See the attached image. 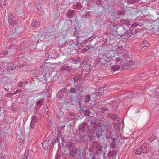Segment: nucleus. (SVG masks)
Returning a JSON list of instances; mask_svg holds the SVG:
<instances>
[{"mask_svg":"<svg viewBox=\"0 0 159 159\" xmlns=\"http://www.w3.org/2000/svg\"><path fill=\"white\" fill-rule=\"evenodd\" d=\"M148 152V150L147 147L146 143H143L141 147L137 148L135 151L136 155H140L141 153H147Z\"/></svg>","mask_w":159,"mask_h":159,"instance_id":"f257e3e1","label":"nucleus"},{"mask_svg":"<svg viewBox=\"0 0 159 159\" xmlns=\"http://www.w3.org/2000/svg\"><path fill=\"white\" fill-rule=\"evenodd\" d=\"M90 100V96L89 94L86 95L85 98V102H88Z\"/></svg>","mask_w":159,"mask_h":159,"instance_id":"b1692460","label":"nucleus"},{"mask_svg":"<svg viewBox=\"0 0 159 159\" xmlns=\"http://www.w3.org/2000/svg\"><path fill=\"white\" fill-rule=\"evenodd\" d=\"M8 53V51L7 50H5V51H2V54L4 55H6Z\"/></svg>","mask_w":159,"mask_h":159,"instance_id":"49530a36","label":"nucleus"},{"mask_svg":"<svg viewBox=\"0 0 159 159\" xmlns=\"http://www.w3.org/2000/svg\"><path fill=\"white\" fill-rule=\"evenodd\" d=\"M64 66L65 70H67L69 71H71V70H72V69L69 66H66V65H64Z\"/></svg>","mask_w":159,"mask_h":159,"instance_id":"7c9ffc66","label":"nucleus"},{"mask_svg":"<svg viewBox=\"0 0 159 159\" xmlns=\"http://www.w3.org/2000/svg\"><path fill=\"white\" fill-rule=\"evenodd\" d=\"M23 82L20 81L18 83V86L20 87H22L23 86Z\"/></svg>","mask_w":159,"mask_h":159,"instance_id":"37998d69","label":"nucleus"},{"mask_svg":"<svg viewBox=\"0 0 159 159\" xmlns=\"http://www.w3.org/2000/svg\"><path fill=\"white\" fill-rule=\"evenodd\" d=\"M140 77L143 80H145L147 79L148 78V77L147 73L145 72L140 74Z\"/></svg>","mask_w":159,"mask_h":159,"instance_id":"dca6fc26","label":"nucleus"},{"mask_svg":"<svg viewBox=\"0 0 159 159\" xmlns=\"http://www.w3.org/2000/svg\"><path fill=\"white\" fill-rule=\"evenodd\" d=\"M125 12L126 11L125 10H123L121 11L120 10L118 11V14L120 15H122L125 14Z\"/></svg>","mask_w":159,"mask_h":159,"instance_id":"72a5a7b5","label":"nucleus"},{"mask_svg":"<svg viewBox=\"0 0 159 159\" xmlns=\"http://www.w3.org/2000/svg\"><path fill=\"white\" fill-rule=\"evenodd\" d=\"M55 159H59V157L57 153L56 155Z\"/></svg>","mask_w":159,"mask_h":159,"instance_id":"4d7b16f0","label":"nucleus"},{"mask_svg":"<svg viewBox=\"0 0 159 159\" xmlns=\"http://www.w3.org/2000/svg\"><path fill=\"white\" fill-rule=\"evenodd\" d=\"M108 109V108L106 107H102L101 109L99 111V112L100 113H104V111H107Z\"/></svg>","mask_w":159,"mask_h":159,"instance_id":"393cba45","label":"nucleus"},{"mask_svg":"<svg viewBox=\"0 0 159 159\" xmlns=\"http://www.w3.org/2000/svg\"><path fill=\"white\" fill-rule=\"evenodd\" d=\"M103 159H105V154H104V155L103 156Z\"/></svg>","mask_w":159,"mask_h":159,"instance_id":"774afa93","label":"nucleus"},{"mask_svg":"<svg viewBox=\"0 0 159 159\" xmlns=\"http://www.w3.org/2000/svg\"><path fill=\"white\" fill-rule=\"evenodd\" d=\"M74 11L73 10H69V12L67 13V15L69 17L72 16L73 15V13Z\"/></svg>","mask_w":159,"mask_h":159,"instance_id":"473e14b6","label":"nucleus"},{"mask_svg":"<svg viewBox=\"0 0 159 159\" xmlns=\"http://www.w3.org/2000/svg\"><path fill=\"white\" fill-rule=\"evenodd\" d=\"M92 159H95V155L92 157Z\"/></svg>","mask_w":159,"mask_h":159,"instance_id":"680f3d73","label":"nucleus"},{"mask_svg":"<svg viewBox=\"0 0 159 159\" xmlns=\"http://www.w3.org/2000/svg\"><path fill=\"white\" fill-rule=\"evenodd\" d=\"M154 158V159H159V152L155 155Z\"/></svg>","mask_w":159,"mask_h":159,"instance_id":"79ce46f5","label":"nucleus"},{"mask_svg":"<svg viewBox=\"0 0 159 159\" xmlns=\"http://www.w3.org/2000/svg\"><path fill=\"white\" fill-rule=\"evenodd\" d=\"M76 6L78 9H80L82 8V6L79 2H77L76 3Z\"/></svg>","mask_w":159,"mask_h":159,"instance_id":"58836bf2","label":"nucleus"},{"mask_svg":"<svg viewBox=\"0 0 159 159\" xmlns=\"http://www.w3.org/2000/svg\"><path fill=\"white\" fill-rule=\"evenodd\" d=\"M80 111L82 112H84L85 114L87 116H89L90 114V109L85 106L83 107L82 108H81Z\"/></svg>","mask_w":159,"mask_h":159,"instance_id":"1a4fd4ad","label":"nucleus"},{"mask_svg":"<svg viewBox=\"0 0 159 159\" xmlns=\"http://www.w3.org/2000/svg\"><path fill=\"white\" fill-rule=\"evenodd\" d=\"M13 95V93H7L5 94V97L10 98Z\"/></svg>","mask_w":159,"mask_h":159,"instance_id":"4c0bfd02","label":"nucleus"},{"mask_svg":"<svg viewBox=\"0 0 159 159\" xmlns=\"http://www.w3.org/2000/svg\"><path fill=\"white\" fill-rule=\"evenodd\" d=\"M120 22L121 24L127 26L130 25V22L127 19H121Z\"/></svg>","mask_w":159,"mask_h":159,"instance_id":"ddd939ff","label":"nucleus"},{"mask_svg":"<svg viewBox=\"0 0 159 159\" xmlns=\"http://www.w3.org/2000/svg\"><path fill=\"white\" fill-rule=\"evenodd\" d=\"M21 159H26V158L25 157V158H24H24H22V157L21 158ZM26 159H27V158H26Z\"/></svg>","mask_w":159,"mask_h":159,"instance_id":"338daca9","label":"nucleus"},{"mask_svg":"<svg viewBox=\"0 0 159 159\" xmlns=\"http://www.w3.org/2000/svg\"><path fill=\"white\" fill-rule=\"evenodd\" d=\"M140 112V109H138L136 113L137 112Z\"/></svg>","mask_w":159,"mask_h":159,"instance_id":"e2e57ef3","label":"nucleus"},{"mask_svg":"<svg viewBox=\"0 0 159 159\" xmlns=\"http://www.w3.org/2000/svg\"><path fill=\"white\" fill-rule=\"evenodd\" d=\"M125 30L124 28L121 26L118 27L116 34L121 37H123Z\"/></svg>","mask_w":159,"mask_h":159,"instance_id":"39448f33","label":"nucleus"},{"mask_svg":"<svg viewBox=\"0 0 159 159\" xmlns=\"http://www.w3.org/2000/svg\"><path fill=\"white\" fill-rule=\"evenodd\" d=\"M81 137V139L83 141H85L87 140V139L84 136H82Z\"/></svg>","mask_w":159,"mask_h":159,"instance_id":"de8ad7c7","label":"nucleus"},{"mask_svg":"<svg viewBox=\"0 0 159 159\" xmlns=\"http://www.w3.org/2000/svg\"><path fill=\"white\" fill-rule=\"evenodd\" d=\"M88 61V59L87 58H84L83 61V64L84 65H87Z\"/></svg>","mask_w":159,"mask_h":159,"instance_id":"e433bc0d","label":"nucleus"},{"mask_svg":"<svg viewBox=\"0 0 159 159\" xmlns=\"http://www.w3.org/2000/svg\"><path fill=\"white\" fill-rule=\"evenodd\" d=\"M91 48V46L90 45H87V46L86 48L87 49V50H88L89 49H90Z\"/></svg>","mask_w":159,"mask_h":159,"instance_id":"5fc2aeb1","label":"nucleus"},{"mask_svg":"<svg viewBox=\"0 0 159 159\" xmlns=\"http://www.w3.org/2000/svg\"><path fill=\"white\" fill-rule=\"evenodd\" d=\"M75 41H76V42H75L76 43H73V45H74L75 46H76V47H75L76 49L77 50V49H79V47H78V44H79V42H78V40H77V39L75 40Z\"/></svg>","mask_w":159,"mask_h":159,"instance_id":"c9c22d12","label":"nucleus"},{"mask_svg":"<svg viewBox=\"0 0 159 159\" xmlns=\"http://www.w3.org/2000/svg\"><path fill=\"white\" fill-rule=\"evenodd\" d=\"M88 125L86 124L85 122H83L81 125L79 126V128L78 130L81 132H82L86 130V128L88 127Z\"/></svg>","mask_w":159,"mask_h":159,"instance_id":"6e6552de","label":"nucleus"},{"mask_svg":"<svg viewBox=\"0 0 159 159\" xmlns=\"http://www.w3.org/2000/svg\"><path fill=\"white\" fill-rule=\"evenodd\" d=\"M133 34V33L132 32L131 30L129 29L125 31L123 36L125 38H128L130 37Z\"/></svg>","mask_w":159,"mask_h":159,"instance_id":"9d476101","label":"nucleus"},{"mask_svg":"<svg viewBox=\"0 0 159 159\" xmlns=\"http://www.w3.org/2000/svg\"><path fill=\"white\" fill-rule=\"evenodd\" d=\"M103 91V88H100L99 89H98V93H102Z\"/></svg>","mask_w":159,"mask_h":159,"instance_id":"c03bdc74","label":"nucleus"},{"mask_svg":"<svg viewBox=\"0 0 159 159\" xmlns=\"http://www.w3.org/2000/svg\"><path fill=\"white\" fill-rule=\"evenodd\" d=\"M116 59V61L118 63L120 62V64L122 66L127 67L130 65H131L133 63V62L131 61H129V62L123 60L120 57H117Z\"/></svg>","mask_w":159,"mask_h":159,"instance_id":"f03ea898","label":"nucleus"},{"mask_svg":"<svg viewBox=\"0 0 159 159\" xmlns=\"http://www.w3.org/2000/svg\"><path fill=\"white\" fill-rule=\"evenodd\" d=\"M93 134L94 137L99 138L102 135V132L101 129H99V127H96L93 132Z\"/></svg>","mask_w":159,"mask_h":159,"instance_id":"20e7f679","label":"nucleus"},{"mask_svg":"<svg viewBox=\"0 0 159 159\" xmlns=\"http://www.w3.org/2000/svg\"><path fill=\"white\" fill-rule=\"evenodd\" d=\"M150 44L148 41H143L142 42L141 44V46L142 48L144 47H149Z\"/></svg>","mask_w":159,"mask_h":159,"instance_id":"4468645a","label":"nucleus"},{"mask_svg":"<svg viewBox=\"0 0 159 159\" xmlns=\"http://www.w3.org/2000/svg\"><path fill=\"white\" fill-rule=\"evenodd\" d=\"M67 91L66 89L65 88L62 89L58 92L57 95L58 97L60 99H62L64 95V93H66Z\"/></svg>","mask_w":159,"mask_h":159,"instance_id":"423d86ee","label":"nucleus"},{"mask_svg":"<svg viewBox=\"0 0 159 159\" xmlns=\"http://www.w3.org/2000/svg\"><path fill=\"white\" fill-rule=\"evenodd\" d=\"M106 138L107 139H110V135L109 134H107V136H106Z\"/></svg>","mask_w":159,"mask_h":159,"instance_id":"13d9d810","label":"nucleus"},{"mask_svg":"<svg viewBox=\"0 0 159 159\" xmlns=\"http://www.w3.org/2000/svg\"><path fill=\"white\" fill-rule=\"evenodd\" d=\"M61 133L60 132H59L58 133L57 136L54 142H53V143H52V146H54V143L56 142L58 143V144L59 146L60 142H59V139L60 137L61 136Z\"/></svg>","mask_w":159,"mask_h":159,"instance_id":"f3484780","label":"nucleus"},{"mask_svg":"<svg viewBox=\"0 0 159 159\" xmlns=\"http://www.w3.org/2000/svg\"><path fill=\"white\" fill-rule=\"evenodd\" d=\"M139 1V0H127V2L129 4H133L134 3H137Z\"/></svg>","mask_w":159,"mask_h":159,"instance_id":"cd10ccee","label":"nucleus"},{"mask_svg":"<svg viewBox=\"0 0 159 159\" xmlns=\"http://www.w3.org/2000/svg\"><path fill=\"white\" fill-rule=\"evenodd\" d=\"M67 145L70 148H71L73 150L74 149V143L71 142H69L67 143Z\"/></svg>","mask_w":159,"mask_h":159,"instance_id":"a878e982","label":"nucleus"},{"mask_svg":"<svg viewBox=\"0 0 159 159\" xmlns=\"http://www.w3.org/2000/svg\"><path fill=\"white\" fill-rule=\"evenodd\" d=\"M8 21L11 26H14L17 24L18 22L17 20H13V16L11 14H9L7 16Z\"/></svg>","mask_w":159,"mask_h":159,"instance_id":"7ed1b4c3","label":"nucleus"},{"mask_svg":"<svg viewBox=\"0 0 159 159\" xmlns=\"http://www.w3.org/2000/svg\"><path fill=\"white\" fill-rule=\"evenodd\" d=\"M49 140H46L43 142L42 143V145L43 148L45 150H47L48 149L49 146Z\"/></svg>","mask_w":159,"mask_h":159,"instance_id":"f8f14e48","label":"nucleus"},{"mask_svg":"<svg viewBox=\"0 0 159 159\" xmlns=\"http://www.w3.org/2000/svg\"><path fill=\"white\" fill-rule=\"evenodd\" d=\"M45 68L47 69V70H48V71H49V70H50V71H51V70H52V68L51 67H48V66L47 67H46Z\"/></svg>","mask_w":159,"mask_h":159,"instance_id":"6e6d98bb","label":"nucleus"},{"mask_svg":"<svg viewBox=\"0 0 159 159\" xmlns=\"http://www.w3.org/2000/svg\"><path fill=\"white\" fill-rule=\"evenodd\" d=\"M38 118L36 116H33L31 118V122L32 123H35L37 121Z\"/></svg>","mask_w":159,"mask_h":159,"instance_id":"5701e85b","label":"nucleus"},{"mask_svg":"<svg viewBox=\"0 0 159 159\" xmlns=\"http://www.w3.org/2000/svg\"><path fill=\"white\" fill-rule=\"evenodd\" d=\"M75 62H78L80 61V59L79 57L77 59L74 60Z\"/></svg>","mask_w":159,"mask_h":159,"instance_id":"bf43d9fd","label":"nucleus"},{"mask_svg":"<svg viewBox=\"0 0 159 159\" xmlns=\"http://www.w3.org/2000/svg\"><path fill=\"white\" fill-rule=\"evenodd\" d=\"M88 51V50L86 48H84L82 49V53H85L87 52Z\"/></svg>","mask_w":159,"mask_h":159,"instance_id":"3c124183","label":"nucleus"},{"mask_svg":"<svg viewBox=\"0 0 159 159\" xmlns=\"http://www.w3.org/2000/svg\"><path fill=\"white\" fill-rule=\"evenodd\" d=\"M83 140L81 139V137L77 138L75 142V143H81L82 142H83Z\"/></svg>","mask_w":159,"mask_h":159,"instance_id":"c85d7f7f","label":"nucleus"},{"mask_svg":"<svg viewBox=\"0 0 159 159\" xmlns=\"http://www.w3.org/2000/svg\"><path fill=\"white\" fill-rule=\"evenodd\" d=\"M23 82V83H25L26 84H27L28 82L27 81H25V82Z\"/></svg>","mask_w":159,"mask_h":159,"instance_id":"69168bd1","label":"nucleus"},{"mask_svg":"<svg viewBox=\"0 0 159 159\" xmlns=\"http://www.w3.org/2000/svg\"><path fill=\"white\" fill-rule=\"evenodd\" d=\"M119 68L120 66L119 65H115L111 66V70L112 71L115 72L119 70Z\"/></svg>","mask_w":159,"mask_h":159,"instance_id":"a211bd4d","label":"nucleus"},{"mask_svg":"<svg viewBox=\"0 0 159 159\" xmlns=\"http://www.w3.org/2000/svg\"><path fill=\"white\" fill-rule=\"evenodd\" d=\"M17 46L14 44H10L8 47L7 48L9 50V51L11 53L14 52L15 51L17 50Z\"/></svg>","mask_w":159,"mask_h":159,"instance_id":"0eeeda50","label":"nucleus"},{"mask_svg":"<svg viewBox=\"0 0 159 159\" xmlns=\"http://www.w3.org/2000/svg\"><path fill=\"white\" fill-rule=\"evenodd\" d=\"M154 92L157 94L159 95V88H156L155 89Z\"/></svg>","mask_w":159,"mask_h":159,"instance_id":"a19ab883","label":"nucleus"},{"mask_svg":"<svg viewBox=\"0 0 159 159\" xmlns=\"http://www.w3.org/2000/svg\"><path fill=\"white\" fill-rule=\"evenodd\" d=\"M43 103L44 102L43 100L41 99L38 101L37 102L36 105L38 106H40L42 105L43 104Z\"/></svg>","mask_w":159,"mask_h":159,"instance_id":"bb28decb","label":"nucleus"},{"mask_svg":"<svg viewBox=\"0 0 159 159\" xmlns=\"http://www.w3.org/2000/svg\"><path fill=\"white\" fill-rule=\"evenodd\" d=\"M148 140L150 142L155 140L156 139L155 136L153 134H151L149 135Z\"/></svg>","mask_w":159,"mask_h":159,"instance_id":"6ab92c4d","label":"nucleus"},{"mask_svg":"<svg viewBox=\"0 0 159 159\" xmlns=\"http://www.w3.org/2000/svg\"><path fill=\"white\" fill-rule=\"evenodd\" d=\"M39 25V22L36 20H34L31 24V26L34 27H37Z\"/></svg>","mask_w":159,"mask_h":159,"instance_id":"4be33fe9","label":"nucleus"},{"mask_svg":"<svg viewBox=\"0 0 159 159\" xmlns=\"http://www.w3.org/2000/svg\"><path fill=\"white\" fill-rule=\"evenodd\" d=\"M116 153V151L115 150L110 151L107 154L108 157H112L115 156Z\"/></svg>","mask_w":159,"mask_h":159,"instance_id":"aec40b11","label":"nucleus"},{"mask_svg":"<svg viewBox=\"0 0 159 159\" xmlns=\"http://www.w3.org/2000/svg\"><path fill=\"white\" fill-rule=\"evenodd\" d=\"M118 27L115 25H111L110 26L111 30L113 31L112 34H115L116 33Z\"/></svg>","mask_w":159,"mask_h":159,"instance_id":"2eb2a0df","label":"nucleus"},{"mask_svg":"<svg viewBox=\"0 0 159 159\" xmlns=\"http://www.w3.org/2000/svg\"><path fill=\"white\" fill-rule=\"evenodd\" d=\"M69 33V30L68 29H66V30H64L62 31V34L64 36H65L67 34Z\"/></svg>","mask_w":159,"mask_h":159,"instance_id":"c756f323","label":"nucleus"},{"mask_svg":"<svg viewBox=\"0 0 159 159\" xmlns=\"http://www.w3.org/2000/svg\"><path fill=\"white\" fill-rule=\"evenodd\" d=\"M138 25H138V23H134L131 26V27L132 28H134V27H136Z\"/></svg>","mask_w":159,"mask_h":159,"instance_id":"ea45409f","label":"nucleus"},{"mask_svg":"<svg viewBox=\"0 0 159 159\" xmlns=\"http://www.w3.org/2000/svg\"><path fill=\"white\" fill-rule=\"evenodd\" d=\"M64 70H65V69L64 67V66H63V67L61 68H59V71H63Z\"/></svg>","mask_w":159,"mask_h":159,"instance_id":"864d4df0","label":"nucleus"},{"mask_svg":"<svg viewBox=\"0 0 159 159\" xmlns=\"http://www.w3.org/2000/svg\"><path fill=\"white\" fill-rule=\"evenodd\" d=\"M79 88L77 86H75V87L71 88L70 89V91L72 93H74L76 92L79 93Z\"/></svg>","mask_w":159,"mask_h":159,"instance_id":"9b49d317","label":"nucleus"},{"mask_svg":"<svg viewBox=\"0 0 159 159\" xmlns=\"http://www.w3.org/2000/svg\"><path fill=\"white\" fill-rule=\"evenodd\" d=\"M34 123H32V122H31L30 125V128H33L34 126Z\"/></svg>","mask_w":159,"mask_h":159,"instance_id":"09e8293b","label":"nucleus"},{"mask_svg":"<svg viewBox=\"0 0 159 159\" xmlns=\"http://www.w3.org/2000/svg\"><path fill=\"white\" fill-rule=\"evenodd\" d=\"M4 90H5L6 92L8 91V89L7 88H4Z\"/></svg>","mask_w":159,"mask_h":159,"instance_id":"052dcab7","label":"nucleus"},{"mask_svg":"<svg viewBox=\"0 0 159 159\" xmlns=\"http://www.w3.org/2000/svg\"><path fill=\"white\" fill-rule=\"evenodd\" d=\"M8 69L10 70H14L15 68L14 67H12L11 64H8L7 65Z\"/></svg>","mask_w":159,"mask_h":159,"instance_id":"f704fd0d","label":"nucleus"},{"mask_svg":"<svg viewBox=\"0 0 159 159\" xmlns=\"http://www.w3.org/2000/svg\"><path fill=\"white\" fill-rule=\"evenodd\" d=\"M91 125H92V127H94L96 125L99 126L98 124L97 123V122L94 121H93L91 123Z\"/></svg>","mask_w":159,"mask_h":159,"instance_id":"2f4dec72","label":"nucleus"},{"mask_svg":"<svg viewBox=\"0 0 159 159\" xmlns=\"http://www.w3.org/2000/svg\"><path fill=\"white\" fill-rule=\"evenodd\" d=\"M103 58L106 62H108L110 60V56L107 54H104L103 56Z\"/></svg>","mask_w":159,"mask_h":159,"instance_id":"412c9836","label":"nucleus"},{"mask_svg":"<svg viewBox=\"0 0 159 159\" xmlns=\"http://www.w3.org/2000/svg\"><path fill=\"white\" fill-rule=\"evenodd\" d=\"M76 152H75V151L74 152L75 153V154H76V153H77V152H79V151L78 150H76Z\"/></svg>","mask_w":159,"mask_h":159,"instance_id":"0e129e2a","label":"nucleus"},{"mask_svg":"<svg viewBox=\"0 0 159 159\" xmlns=\"http://www.w3.org/2000/svg\"><path fill=\"white\" fill-rule=\"evenodd\" d=\"M90 12L89 11L85 13V16L86 17H87L88 16H90Z\"/></svg>","mask_w":159,"mask_h":159,"instance_id":"603ef678","label":"nucleus"},{"mask_svg":"<svg viewBox=\"0 0 159 159\" xmlns=\"http://www.w3.org/2000/svg\"><path fill=\"white\" fill-rule=\"evenodd\" d=\"M21 89H20V90H16V91H15L14 92L13 94V95H15L17 93H18L20 92H21Z\"/></svg>","mask_w":159,"mask_h":159,"instance_id":"a18cd8bd","label":"nucleus"},{"mask_svg":"<svg viewBox=\"0 0 159 159\" xmlns=\"http://www.w3.org/2000/svg\"><path fill=\"white\" fill-rule=\"evenodd\" d=\"M101 0H97V4L98 5H101L102 2Z\"/></svg>","mask_w":159,"mask_h":159,"instance_id":"8fccbe9b","label":"nucleus"}]
</instances>
